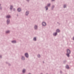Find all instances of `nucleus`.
<instances>
[{
    "mask_svg": "<svg viewBox=\"0 0 74 74\" xmlns=\"http://www.w3.org/2000/svg\"><path fill=\"white\" fill-rule=\"evenodd\" d=\"M38 58H40V55H38Z\"/></svg>",
    "mask_w": 74,
    "mask_h": 74,
    "instance_id": "a211bd4d",
    "label": "nucleus"
},
{
    "mask_svg": "<svg viewBox=\"0 0 74 74\" xmlns=\"http://www.w3.org/2000/svg\"><path fill=\"white\" fill-rule=\"evenodd\" d=\"M22 60H25V58L24 57H22Z\"/></svg>",
    "mask_w": 74,
    "mask_h": 74,
    "instance_id": "f8f14e48",
    "label": "nucleus"
},
{
    "mask_svg": "<svg viewBox=\"0 0 74 74\" xmlns=\"http://www.w3.org/2000/svg\"><path fill=\"white\" fill-rule=\"evenodd\" d=\"M18 10L19 12H20V11H21V8H18Z\"/></svg>",
    "mask_w": 74,
    "mask_h": 74,
    "instance_id": "20e7f679",
    "label": "nucleus"
},
{
    "mask_svg": "<svg viewBox=\"0 0 74 74\" xmlns=\"http://www.w3.org/2000/svg\"><path fill=\"white\" fill-rule=\"evenodd\" d=\"M37 26L36 25L35 26V29H37Z\"/></svg>",
    "mask_w": 74,
    "mask_h": 74,
    "instance_id": "4468645a",
    "label": "nucleus"
},
{
    "mask_svg": "<svg viewBox=\"0 0 74 74\" xmlns=\"http://www.w3.org/2000/svg\"><path fill=\"white\" fill-rule=\"evenodd\" d=\"M34 41H36V38H34Z\"/></svg>",
    "mask_w": 74,
    "mask_h": 74,
    "instance_id": "f3484780",
    "label": "nucleus"
},
{
    "mask_svg": "<svg viewBox=\"0 0 74 74\" xmlns=\"http://www.w3.org/2000/svg\"><path fill=\"white\" fill-rule=\"evenodd\" d=\"M10 17H11V16H10V15L7 16H6V18H10Z\"/></svg>",
    "mask_w": 74,
    "mask_h": 74,
    "instance_id": "39448f33",
    "label": "nucleus"
},
{
    "mask_svg": "<svg viewBox=\"0 0 74 74\" xmlns=\"http://www.w3.org/2000/svg\"><path fill=\"white\" fill-rule=\"evenodd\" d=\"M48 7H49L50 6V4H49L47 5Z\"/></svg>",
    "mask_w": 74,
    "mask_h": 74,
    "instance_id": "6ab92c4d",
    "label": "nucleus"
},
{
    "mask_svg": "<svg viewBox=\"0 0 74 74\" xmlns=\"http://www.w3.org/2000/svg\"><path fill=\"white\" fill-rule=\"evenodd\" d=\"M27 1H28V0H27Z\"/></svg>",
    "mask_w": 74,
    "mask_h": 74,
    "instance_id": "5701e85b",
    "label": "nucleus"
},
{
    "mask_svg": "<svg viewBox=\"0 0 74 74\" xmlns=\"http://www.w3.org/2000/svg\"><path fill=\"white\" fill-rule=\"evenodd\" d=\"M12 8H13L12 6H11L10 8V10H12Z\"/></svg>",
    "mask_w": 74,
    "mask_h": 74,
    "instance_id": "ddd939ff",
    "label": "nucleus"
},
{
    "mask_svg": "<svg viewBox=\"0 0 74 74\" xmlns=\"http://www.w3.org/2000/svg\"><path fill=\"white\" fill-rule=\"evenodd\" d=\"M25 70H23V73H25Z\"/></svg>",
    "mask_w": 74,
    "mask_h": 74,
    "instance_id": "2eb2a0df",
    "label": "nucleus"
},
{
    "mask_svg": "<svg viewBox=\"0 0 74 74\" xmlns=\"http://www.w3.org/2000/svg\"><path fill=\"white\" fill-rule=\"evenodd\" d=\"M12 43H16V41H12Z\"/></svg>",
    "mask_w": 74,
    "mask_h": 74,
    "instance_id": "6e6552de",
    "label": "nucleus"
},
{
    "mask_svg": "<svg viewBox=\"0 0 74 74\" xmlns=\"http://www.w3.org/2000/svg\"><path fill=\"white\" fill-rule=\"evenodd\" d=\"M54 36H56L57 35V32H56L55 34H53Z\"/></svg>",
    "mask_w": 74,
    "mask_h": 74,
    "instance_id": "0eeeda50",
    "label": "nucleus"
},
{
    "mask_svg": "<svg viewBox=\"0 0 74 74\" xmlns=\"http://www.w3.org/2000/svg\"><path fill=\"white\" fill-rule=\"evenodd\" d=\"M66 7V6L65 5H64V8H65V7Z\"/></svg>",
    "mask_w": 74,
    "mask_h": 74,
    "instance_id": "412c9836",
    "label": "nucleus"
},
{
    "mask_svg": "<svg viewBox=\"0 0 74 74\" xmlns=\"http://www.w3.org/2000/svg\"><path fill=\"white\" fill-rule=\"evenodd\" d=\"M54 0H52V1H54Z\"/></svg>",
    "mask_w": 74,
    "mask_h": 74,
    "instance_id": "4be33fe9",
    "label": "nucleus"
},
{
    "mask_svg": "<svg viewBox=\"0 0 74 74\" xmlns=\"http://www.w3.org/2000/svg\"><path fill=\"white\" fill-rule=\"evenodd\" d=\"M45 8H47L46 10H48V7H46Z\"/></svg>",
    "mask_w": 74,
    "mask_h": 74,
    "instance_id": "aec40b11",
    "label": "nucleus"
},
{
    "mask_svg": "<svg viewBox=\"0 0 74 74\" xmlns=\"http://www.w3.org/2000/svg\"><path fill=\"white\" fill-rule=\"evenodd\" d=\"M28 14H29V12H27L26 13V15H28Z\"/></svg>",
    "mask_w": 74,
    "mask_h": 74,
    "instance_id": "423d86ee",
    "label": "nucleus"
},
{
    "mask_svg": "<svg viewBox=\"0 0 74 74\" xmlns=\"http://www.w3.org/2000/svg\"><path fill=\"white\" fill-rule=\"evenodd\" d=\"M25 55L26 58H28L29 57V55L27 53H26L25 54Z\"/></svg>",
    "mask_w": 74,
    "mask_h": 74,
    "instance_id": "f03ea898",
    "label": "nucleus"
},
{
    "mask_svg": "<svg viewBox=\"0 0 74 74\" xmlns=\"http://www.w3.org/2000/svg\"><path fill=\"white\" fill-rule=\"evenodd\" d=\"M67 53H68L66 54V55L68 57H69L70 56L69 54L70 53V50H69V49H68L67 50Z\"/></svg>",
    "mask_w": 74,
    "mask_h": 74,
    "instance_id": "f257e3e1",
    "label": "nucleus"
},
{
    "mask_svg": "<svg viewBox=\"0 0 74 74\" xmlns=\"http://www.w3.org/2000/svg\"><path fill=\"white\" fill-rule=\"evenodd\" d=\"M6 33H10L9 31H7L6 32Z\"/></svg>",
    "mask_w": 74,
    "mask_h": 74,
    "instance_id": "dca6fc26",
    "label": "nucleus"
},
{
    "mask_svg": "<svg viewBox=\"0 0 74 74\" xmlns=\"http://www.w3.org/2000/svg\"><path fill=\"white\" fill-rule=\"evenodd\" d=\"M10 23V20H8L7 21V23Z\"/></svg>",
    "mask_w": 74,
    "mask_h": 74,
    "instance_id": "1a4fd4ad",
    "label": "nucleus"
},
{
    "mask_svg": "<svg viewBox=\"0 0 74 74\" xmlns=\"http://www.w3.org/2000/svg\"><path fill=\"white\" fill-rule=\"evenodd\" d=\"M66 69H69V67L68 65H66Z\"/></svg>",
    "mask_w": 74,
    "mask_h": 74,
    "instance_id": "9b49d317",
    "label": "nucleus"
},
{
    "mask_svg": "<svg viewBox=\"0 0 74 74\" xmlns=\"http://www.w3.org/2000/svg\"><path fill=\"white\" fill-rule=\"evenodd\" d=\"M42 25L43 26H45V25H46V23L43 22L42 23Z\"/></svg>",
    "mask_w": 74,
    "mask_h": 74,
    "instance_id": "7ed1b4c3",
    "label": "nucleus"
},
{
    "mask_svg": "<svg viewBox=\"0 0 74 74\" xmlns=\"http://www.w3.org/2000/svg\"><path fill=\"white\" fill-rule=\"evenodd\" d=\"M57 32H60V30L59 29H58L56 30Z\"/></svg>",
    "mask_w": 74,
    "mask_h": 74,
    "instance_id": "9d476101",
    "label": "nucleus"
}]
</instances>
